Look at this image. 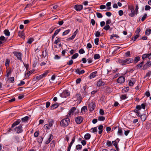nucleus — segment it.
I'll use <instances>...</instances> for the list:
<instances>
[{
    "label": "nucleus",
    "instance_id": "1",
    "mask_svg": "<svg viewBox=\"0 0 151 151\" xmlns=\"http://www.w3.org/2000/svg\"><path fill=\"white\" fill-rule=\"evenodd\" d=\"M118 62L122 65H124L133 62V59L132 58H128L124 60H122L119 59L118 60Z\"/></svg>",
    "mask_w": 151,
    "mask_h": 151
},
{
    "label": "nucleus",
    "instance_id": "2",
    "mask_svg": "<svg viewBox=\"0 0 151 151\" xmlns=\"http://www.w3.org/2000/svg\"><path fill=\"white\" fill-rule=\"evenodd\" d=\"M70 122V119L66 118L62 120L60 122V125L62 127H66L68 125Z\"/></svg>",
    "mask_w": 151,
    "mask_h": 151
},
{
    "label": "nucleus",
    "instance_id": "3",
    "mask_svg": "<svg viewBox=\"0 0 151 151\" xmlns=\"http://www.w3.org/2000/svg\"><path fill=\"white\" fill-rule=\"evenodd\" d=\"M13 54L16 57L18 60L22 62V54L21 52L17 51H14L13 52Z\"/></svg>",
    "mask_w": 151,
    "mask_h": 151
},
{
    "label": "nucleus",
    "instance_id": "4",
    "mask_svg": "<svg viewBox=\"0 0 151 151\" xmlns=\"http://www.w3.org/2000/svg\"><path fill=\"white\" fill-rule=\"evenodd\" d=\"M14 130L18 134L21 133L23 131L22 127L21 125H19L18 127H16L14 129Z\"/></svg>",
    "mask_w": 151,
    "mask_h": 151
},
{
    "label": "nucleus",
    "instance_id": "5",
    "mask_svg": "<svg viewBox=\"0 0 151 151\" xmlns=\"http://www.w3.org/2000/svg\"><path fill=\"white\" fill-rule=\"evenodd\" d=\"M69 95L70 93L67 90H65L60 94V96L63 98H66L69 96Z\"/></svg>",
    "mask_w": 151,
    "mask_h": 151
},
{
    "label": "nucleus",
    "instance_id": "6",
    "mask_svg": "<svg viewBox=\"0 0 151 151\" xmlns=\"http://www.w3.org/2000/svg\"><path fill=\"white\" fill-rule=\"evenodd\" d=\"M75 121L77 124H81L83 121V117L81 116H78L75 118Z\"/></svg>",
    "mask_w": 151,
    "mask_h": 151
},
{
    "label": "nucleus",
    "instance_id": "7",
    "mask_svg": "<svg viewBox=\"0 0 151 151\" xmlns=\"http://www.w3.org/2000/svg\"><path fill=\"white\" fill-rule=\"evenodd\" d=\"M73 99L74 101H77L79 99L81 100L82 99V98L81 97V95L79 93H76Z\"/></svg>",
    "mask_w": 151,
    "mask_h": 151
},
{
    "label": "nucleus",
    "instance_id": "8",
    "mask_svg": "<svg viewBox=\"0 0 151 151\" xmlns=\"http://www.w3.org/2000/svg\"><path fill=\"white\" fill-rule=\"evenodd\" d=\"M95 106V104L92 102L88 106V108L89 109V111H93L94 109Z\"/></svg>",
    "mask_w": 151,
    "mask_h": 151
},
{
    "label": "nucleus",
    "instance_id": "9",
    "mask_svg": "<svg viewBox=\"0 0 151 151\" xmlns=\"http://www.w3.org/2000/svg\"><path fill=\"white\" fill-rule=\"evenodd\" d=\"M125 81V78L123 76H120L117 79V82L119 83H122Z\"/></svg>",
    "mask_w": 151,
    "mask_h": 151
},
{
    "label": "nucleus",
    "instance_id": "10",
    "mask_svg": "<svg viewBox=\"0 0 151 151\" xmlns=\"http://www.w3.org/2000/svg\"><path fill=\"white\" fill-rule=\"evenodd\" d=\"M74 8L76 11H79L83 9V6L80 5H75Z\"/></svg>",
    "mask_w": 151,
    "mask_h": 151
},
{
    "label": "nucleus",
    "instance_id": "11",
    "mask_svg": "<svg viewBox=\"0 0 151 151\" xmlns=\"http://www.w3.org/2000/svg\"><path fill=\"white\" fill-rule=\"evenodd\" d=\"M105 83L102 81L101 80H99L97 83V86L100 87L103 86L105 84Z\"/></svg>",
    "mask_w": 151,
    "mask_h": 151
},
{
    "label": "nucleus",
    "instance_id": "12",
    "mask_svg": "<svg viewBox=\"0 0 151 151\" xmlns=\"http://www.w3.org/2000/svg\"><path fill=\"white\" fill-rule=\"evenodd\" d=\"M18 35L23 39H25V35L23 31H19L18 32Z\"/></svg>",
    "mask_w": 151,
    "mask_h": 151
},
{
    "label": "nucleus",
    "instance_id": "13",
    "mask_svg": "<svg viewBox=\"0 0 151 151\" xmlns=\"http://www.w3.org/2000/svg\"><path fill=\"white\" fill-rule=\"evenodd\" d=\"M21 122V121L19 120H18L14 122L12 124V128H13L15 126L19 124Z\"/></svg>",
    "mask_w": 151,
    "mask_h": 151
},
{
    "label": "nucleus",
    "instance_id": "14",
    "mask_svg": "<svg viewBox=\"0 0 151 151\" xmlns=\"http://www.w3.org/2000/svg\"><path fill=\"white\" fill-rule=\"evenodd\" d=\"M76 72L77 74L79 75L81 74L84 73H85V71L84 70H82L81 71L80 70L79 68H77L76 70Z\"/></svg>",
    "mask_w": 151,
    "mask_h": 151
},
{
    "label": "nucleus",
    "instance_id": "15",
    "mask_svg": "<svg viewBox=\"0 0 151 151\" xmlns=\"http://www.w3.org/2000/svg\"><path fill=\"white\" fill-rule=\"evenodd\" d=\"M117 134L121 136L123 135L122 129L121 127H119L118 129Z\"/></svg>",
    "mask_w": 151,
    "mask_h": 151
},
{
    "label": "nucleus",
    "instance_id": "16",
    "mask_svg": "<svg viewBox=\"0 0 151 151\" xmlns=\"http://www.w3.org/2000/svg\"><path fill=\"white\" fill-rule=\"evenodd\" d=\"M103 126L102 125H100L99 126L98 129L99 130V134H101L103 132Z\"/></svg>",
    "mask_w": 151,
    "mask_h": 151
},
{
    "label": "nucleus",
    "instance_id": "17",
    "mask_svg": "<svg viewBox=\"0 0 151 151\" xmlns=\"http://www.w3.org/2000/svg\"><path fill=\"white\" fill-rule=\"evenodd\" d=\"M97 73L96 71L90 74L89 78L90 79L93 78L96 76Z\"/></svg>",
    "mask_w": 151,
    "mask_h": 151
},
{
    "label": "nucleus",
    "instance_id": "18",
    "mask_svg": "<svg viewBox=\"0 0 151 151\" xmlns=\"http://www.w3.org/2000/svg\"><path fill=\"white\" fill-rule=\"evenodd\" d=\"M131 13H130L129 14V15L131 17H133L137 14V12L134 10L131 11Z\"/></svg>",
    "mask_w": 151,
    "mask_h": 151
},
{
    "label": "nucleus",
    "instance_id": "19",
    "mask_svg": "<svg viewBox=\"0 0 151 151\" xmlns=\"http://www.w3.org/2000/svg\"><path fill=\"white\" fill-rule=\"evenodd\" d=\"M53 138V136L52 135V134H50V137L47 140L46 142L45 143L46 144H49L50 142L51 141L52 139Z\"/></svg>",
    "mask_w": 151,
    "mask_h": 151
},
{
    "label": "nucleus",
    "instance_id": "20",
    "mask_svg": "<svg viewBox=\"0 0 151 151\" xmlns=\"http://www.w3.org/2000/svg\"><path fill=\"white\" fill-rule=\"evenodd\" d=\"M112 143L113 145L115 147V148L116 150L117 151L119 150V148L117 146L118 145V143H117V142H116V141H112Z\"/></svg>",
    "mask_w": 151,
    "mask_h": 151
},
{
    "label": "nucleus",
    "instance_id": "21",
    "mask_svg": "<svg viewBox=\"0 0 151 151\" xmlns=\"http://www.w3.org/2000/svg\"><path fill=\"white\" fill-rule=\"evenodd\" d=\"M87 109V107L86 106H84L82 108L81 110V112L82 114H84L85 113Z\"/></svg>",
    "mask_w": 151,
    "mask_h": 151
},
{
    "label": "nucleus",
    "instance_id": "22",
    "mask_svg": "<svg viewBox=\"0 0 151 151\" xmlns=\"http://www.w3.org/2000/svg\"><path fill=\"white\" fill-rule=\"evenodd\" d=\"M4 34L6 36H9L10 35V32H9V30L7 29H5L4 31Z\"/></svg>",
    "mask_w": 151,
    "mask_h": 151
},
{
    "label": "nucleus",
    "instance_id": "23",
    "mask_svg": "<svg viewBox=\"0 0 151 151\" xmlns=\"http://www.w3.org/2000/svg\"><path fill=\"white\" fill-rule=\"evenodd\" d=\"M140 118L142 121H144L146 118V115L145 114H143L141 115Z\"/></svg>",
    "mask_w": 151,
    "mask_h": 151
},
{
    "label": "nucleus",
    "instance_id": "24",
    "mask_svg": "<svg viewBox=\"0 0 151 151\" xmlns=\"http://www.w3.org/2000/svg\"><path fill=\"white\" fill-rule=\"evenodd\" d=\"M48 121L49 122V125L50 127L52 126L53 124V121L52 119H49L48 120Z\"/></svg>",
    "mask_w": 151,
    "mask_h": 151
},
{
    "label": "nucleus",
    "instance_id": "25",
    "mask_svg": "<svg viewBox=\"0 0 151 151\" xmlns=\"http://www.w3.org/2000/svg\"><path fill=\"white\" fill-rule=\"evenodd\" d=\"M59 105V104H54L52 105L51 107L52 109H53L56 108Z\"/></svg>",
    "mask_w": 151,
    "mask_h": 151
},
{
    "label": "nucleus",
    "instance_id": "26",
    "mask_svg": "<svg viewBox=\"0 0 151 151\" xmlns=\"http://www.w3.org/2000/svg\"><path fill=\"white\" fill-rule=\"evenodd\" d=\"M151 74V71H149L145 75V76L144 77V78H147V79H148L149 77L150 76V75Z\"/></svg>",
    "mask_w": 151,
    "mask_h": 151
},
{
    "label": "nucleus",
    "instance_id": "27",
    "mask_svg": "<svg viewBox=\"0 0 151 151\" xmlns=\"http://www.w3.org/2000/svg\"><path fill=\"white\" fill-rule=\"evenodd\" d=\"M10 62V60L9 59H6V61H5V66L6 67H9V65Z\"/></svg>",
    "mask_w": 151,
    "mask_h": 151
},
{
    "label": "nucleus",
    "instance_id": "28",
    "mask_svg": "<svg viewBox=\"0 0 151 151\" xmlns=\"http://www.w3.org/2000/svg\"><path fill=\"white\" fill-rule=\"evenodd\" d=\"M91 137V135L89 134H86L84 136V138L86 140L89 139Z\"/></svg>",
    "mask_w": 151,
    "mask_h": 151
},
{
    "label": "nucleus",
    "instance_id": "29",
    "mask_svg": "<svg viewBox=\"0 0 151 151\" xmlns=\"http://www.w3.org/2000/svg\"><path fill=\"white\" fill-rule=\"evenodd\" d=\"M29 119V117L28 116H26L24 118H22L21 119L22 122H27Z\"/></svg>",
    "mask_w": 151,
    "mask_h": 151
},
{
    "label": "nucleus",
    "instance_id": "30",
    "mask_svg": "<svg viewBox=\"0 0 151 151\" xmlns=\"http://www.w3.org/2000/svg\"><path fill=\"white\" fill-rule=\"evenodd\" d=\"M140 57L139 56H137L135 58L134 60V63H137L140 60Z\"/></svg>",
    "mask_w": 151,
    "mask_h": 151
},
{
    "label": "nucleus",
    "instance_id": "31",
    "mask_svg": "<svg viewBox=\"0 0 151 151\" xmlns=\"http://www.w3.org/2000/svg\"><path fill=\"white\" fill-rule=\"evenodd\" d=\"M42 56L44 58L45 57L48 55V52L46 50H45V51H42Z\"/></svg>",
    "mask_w": 151,
    "mask_h": 151
},
{
    "label": "nucleus",
    "instance_id": "32",
    "mask_svg": "<svg viewBox=\"0 0 151 151\" xmlns=\"http://www.w3.org/2000/svg\"><path fill=\"white\" fill-rule=\"evenodd\" d=\"M151 33V29H147L145 31V35H149Z\"/></svg>",
    "mask_w": 151,
    "mask_h": 151
},
{
    "label": "nucleus",
    "instance_id": "33",
    "mask_svg": "<svg viewBox=\"0 0 151 151\" xmlns=\"http://www.w3.org/2000/svg\"><path fill=\"white\" fill-rule=\"evenodd\" d=\"M70 30L69 29H68L67 30H66L63 33L62 35L64 36V35H66L68 34V33L70 32Z\"/></svg>",
    "mask_w": 151,
    "mask_h": 151
},
{
    "label": "nucleus",
    "instance_id": "34",
    "mask_svg": "<svg viewBox=\"0 0 151 151\" xmlns=\"http://www.w3.org/2000/svg\"><path fill=\"white\" fill-rule=\"evenodd\" d=\"M91 129L92 130L91 132L93 133H96L97 131V127L92 128Z\"/></svg>",
    "mask_w": 151,
    "mask_h": 151
},
{
    "label": "nucleus",
    "instance_id": "35",
    "mask_svg": "<svg viewBox=\"0 0 151 151\" xmlns=\"http://www.w3.org/2000/svg\"><path fill=\"white\" fill-rule=\"evenodd\" d=\"M147 58L149 59V56H148V54H144L142 55V59L144 60L145 58Z\"/></svg>",
    "mask_w": 151,
    "mask_h": 151
},
{
    "label": "nucleus",
    "instance_id": "36",
    "mask_svg": "<svg viewBox=\"0 0 151 151\" xmlns=\"http://www.w3.org/2000/svg\"><path fill=\"white\" fill-rule=\"evenodd\" d=\"M98 119L100 121H104L105 119V117L103 116H99L98 117Z\"/></svg>",
    "mask_w": 151,
    "mask_h": 151
},
{
    "label": "nucleus",
    "instance_id": "37",
    "mask_svg": "<svg viewBox=\"0 0 151 151\" xmlns=\"http://www.w3.org/2000/svg\"><path fill=\"white\" fill-rule=\"evenodd\" d=\"M78 53H76L73 55L71 57V58L72 59H74L76 58L78 56Z\"/></svg>",
    "mask_w": 151,
    "mask_h": 151
},
{
    "label": "nucleus",
    "instance_id": "38",
    "mask_svg": "<svg viewBox=\"0 0 151 151\" xmlns=\"http://www.w3.org/2000/svg\"><path fill=\"white\" fill-rule=\"evenodd\" d=\"M43 78V76L41 75L37 76L36 77V78L37 81H39L41 80V79L42 78Z\"/></svg>",
    "mask_w": 151,
    "mask_h": 151
},
{
    "label": "nucleus",
    "instance_id": "39",
    "mask_svg": "<svg viewBox=\"0 0 151 151\" xmlns=\"http://www.w3.org/2000/svg\"><path fill=\"white\" fill-rule=\"evenodd\" d=\"M106 145L109 147H111L112 146V144L111 142L109 140H107V141Z\"/></svg>",
    "mask_w": 151,
    "mask_h": 151
},
{
    "label": "nucleus",
    "instance_id": "40",
    "mask_svg": "<svg viewBox=\"0 0 151 151\" xmlns=\"http://www.w3.org/2000/svg\"><path fill=\"white\" fill-rule=\"evenodd\" d=\"M110 28V27L109 25H106L103 28V29H105L106 30H109Z\"/></svg>",
    "mask_w": 151,
    "mask_h": 151
},
{
    "label": "nucleus",
    "instance_id": "41",
    "mask_svg": "<svg viewBox=\"0 0 151 151\" xmlns=\"http://www.w3.org/2000/svg\"><path fill=\"white\" fill-rule=\"evenodd\" d=\"M43 140V138L41 137H39L37 139V142L40 143H41Z\"/></svg>",
    "mask_w": 151,
    "mask_h": 151
},
{
    "label": "nucleus",
    "instance_id": "42",
    "mask_svg": "<svg viewBox=\"0 0 151 151\" xmlns=\"http://www.w3.org/2000/svg\"><path fill=\"white\" fill-rule=\"evenodd\" d=\"M94 58L95 59H98L100 58V56L99 54H96L94 55Z\"/></svg>",
    "mask_w": 151,
    "mask_h": 151
},
{
    "label": "nucleus",
    "instance_id": "43",
    "mask_svg": "<svg viewBox=\"0 0 151 151\" xmlns=\"http://www.w3.org/2000/svg\"><path fill=\"white\" fill-rule=\"evenodd\" d=\"M75 139H76L75 136L73 137V138L72 140V141H71V142H70V144L69 145L72 146L73 144L74 143V142H75Z\"/></svg>",
    "mask_w": 151,
    "mask_h": 151
},
{
    "label": "nucleus",
    "instance_id": "44",
    "mask_svg": "<svg viewBox=\"0 0 151 151\" xmlns=\"http://www.w3.org/2000/svg\"><path fill=\"white\" fill-rule=\"evenodd\" d=\"M132 112H134L135 113H136L137 114L138 116H140V112L137 109H135L134 111H132Z\"/></svg>",
    "mask_w": 151,
    "mask_h": 151
},
{
    "label": "nucleus",
    "instance_id": "45",
    "mask_svg": "<svg viewBox=\"0 0 151 151\" xmlns=\"http://www.w3.org/2000/svg\"><path fill=\"white\" fill-rule=\"evenodd\" d=\"M76 110V108L75 107H72L70 109V111L72 113V114H73L75 112V111Z\"/></svg>",
    "mask_w": 151,
    "mask_h": 151
},
{
    "label": "nucleus",
    "instance_id": "46",
    "mask_svg": "<svg viewBox=\"0 0 151 151\" xmlns=\"http://www.w3.org/2000/svg\"><path fill=\"white\" fill-rule=\"evenodd\" d=\"M34 40L33 38H31L29 39L28 40L27 42L28 43H29V44H31L34 41Z\"/></svg>",
    "mask_w": 151,
    "mask_h": 151
},
{
    "label": "nucleus",
    "instance_id": "47",
    "mask_svg": "<svg viewBox=\"0 0 151 151\" xmlns=\"http://www.w3.org/2000/svg\"><path fill=\"white\" fill-rule=\"evenodd\" d=\"M114 37L118 38L119 37V36L117 35L113 34L111 36L110 39H112L113 37Z\"/></svg>",
    "mask_w": 151,
    "mask_h": 151
},
{
    "label": "nucleus",
    "instance_id": "48",
    "mask_svg": "<svg viewBox=\"0 0 151 151\" xmlns=\"http://www.w3.org/2000/svg\"><path fill=\"white\" fill-rule=\"evenodd\" d=\"M96 15L97 17L99 18H101L103 17V16L99 12L96 13Z\"/></svg>",
    "mask_w": 151,
    "mask_h": 151
},
{
    "label": "nucleus",
    "instance_id": "49",
    "mask_svg": "<svg viewBox=\"0 0 151 151\" xmlns=\"http://www.w3.org/2000/svg\"><path fill=\"white\" fill-rule=\"evenodd\" d=\"M144 64V62L142 61V62L139 64L137 65L136 66V67L138 68L139 67L140 68H141L143 65Z\"/></svg>",
    "mask_w": 151,
    "mask_h": 151
},
{
    "label": "nucleus",
    "instance_id": "50",
    "mask_svg": "<svg viewBox=\"0 0 151 151\" xmlns=\"http://www.w3.org/2000/svg\"><path fill=\"white\" fill-rule=\"evenodd\" d=\"M82 148V146L81 145H78L76 146V149L77 150L81 149Z\"/></svg>",
    "mask_w": 151,
    "mask_h": 151
},
{
    "label": "nucleus",
    "instance_id": "51",
    "mask_svg": "<svg viewBox=\"0 0 151 151\" xmlns=\"http://www.w3.org/2000/svg\"><path fill=\"white\" fill-rule=\"evenodd\" d=\"M60 29H58L56 30L55 32L54 33L53 35H54V36H56L58 33L60 31Z\"/></svg>",
    "mask_w": 151,
    "mask_h": 151
},
{
    "label": "nucleus",
    "instance_id": "52",
    "mask_svg": "<svg viewBox=\"0 0 151 151\" xmlns=\"http://www.w3.org/2000/svg\"><path fill=\"white\" fill-rule=\"evenodd\" d=\"M79 52L81 54L85 53V51L83 49L81 48L79 50Z\"/></svg>",
    "mask_w": 151,
    "mask_h": 151
},
{
    "label": "nucleus",
    "instance_id": "53",
    "mask_svg": "<svg viewBox=\"0 0 151 151\" xmlns=\"http://www.w3.org/2000/svg\"><path fill=\"white\" fill-rule=\"evenodd\" d=\"M99 41V39L98 38H96L95 39L94 42L96 45H98L99 43L98 42Z\"/></svg>",
    "mask_w": 151,
    "mask_h": 151
},
{
    "label": "nucleus",
    "instance_id": "54",
    "mask_svg": "<svg viewBox=\"0 0 151 151\" xmlns=\"http://www.w3.org/2000/svg\"><path fill=\"white\" fill-rule=\"evenodd\" d=\"M49 73V71L48 70H46L45 73H44L43 74H41L43 76V77L46 76L47 74Z\"/></svg>",
    "mask_w": 151,
    "mask_h": 151
},
{
    "label": "nucleus",
    "instance_id": "55",
    "mask_svg": "<svg viewBox=\"0 0 151 151\" xmlns=\"http://www.w3.org/2000/svg\"><path fill=\"white\" fill-rule=\"evenodd\" d=\"M128 9L131 11H132L134 10V8L133 6L132 5L128 6Z\"/></svg>",
    "mask_w": 151,
    "mask_h": 151
},
{
    "label": "nucleus",
    "instance_id": "56",
    "mask_svg": "<svg viewBox=\"0 0 151 151\" xmlns=\"http://www.w3.org/2000/svg\"><path fill=\"white\" fill-rule=\"evenodd\" d=\"M140 29L139 28H137V30L135 32V33H136V34L137 35H139V33L140 32Z\"/></svg>",
    "mask_w": 151,
    "mask_h": 151
},
{
    "label": "nucleus",
    "instance_id": "57",
    "mask_svg": "<svg viewBox=\"0 0 151 151\" xmlns=\"http://www.w3.org/2000/svg\"><path fill=\"white\" fill-rule=\"evenodd\" d=\"M100 35V32L98 31H97L95 33V36L97 37H99Z\"/></svg>",
    "mask_w": 151,
    "mask_h": 151
},
{
    "label": "nucleus",
    "instance_id": "58",
    "mask_svg": "<svg viewBox=\"0 0 151 151\" xmlns=\"http://www.w3.org/2000/svg\"><path fill=\"white\" fill-rule=\"evenodd\" d=\"M147 14H145L144 16L142 17L141 19V20L143 21L146 19L147 16Z\"/></svg>",
    "mask_w": 151,
    "mask_h": 151
},
{
    "label": "nucleus",
    "instance_id": "59",
    "mask_svg": "<svg viewBox=\"0 0 151 151\" xmlns=\"http://www.w3.org/2000/svg\"><path fill=\"white\" fill-rule=\"evenodd\" d=\"M60 42V39H59V38L58 37L57 39L55 40L54 42V43L55 44H57L58 43Z\"/></svg>",
    "mask_w": 151,
    "mask_h": 151
},
{
    "label": "nucleus",
    "instance_id": "60",
    "mask_svg": "<svg viewBox=\"0 0 151 151\" xmlns=\"http://www.w3.org/2000/svg\"><path fill=\"white\" fill-rule=\"evenodd\" d=\"M151 8L150 7L149 5H146L145 6V10L147 11L150 10Z\"/></svg>",
    "mask_w": 151,
    "mask_h": 151
},
{
    "label": "nucleus",
    "instance_id": "61",
    "mask_svg": "<svg viewBox=\"0 0 151 151\" xmlns=\"http://www.w3.org/2000/svg\"><path fill=\"white\" fill-rule=\"evenodd\" d=\"M99 113L101 115H103L104 114V110L102 109H100Z\"/></svg>",
    "mask_w": 151,
    "mask_h": 151
},
{
    "label": "nucleus",
    "instance_id": "62",
    "mask_svg": "<svg viewBox=\"0 0 151 151\" xmlns=\"http://www.w3.org/2000/svg\"><path fill=\"white\" fill-rule=\"evenodd\" d=\"M111 22V20L109 19H108L106 21V25H109V24H110Z\"/></svg>",
    "mask_w": 151,
    "mask_h": 151
},
{
    "label": "nucleus",
    "instance_id": "63",
    "mask_svg": "<svg viewBox=\"0 0 151 151\" xmlns=\"http://www.w3.org/2000/svg\"><path fill=\"white\" fill-rule=\"evenodd\" d=\"M39 134V132L37 131H36L34 134V136L35 137H36L38 136Z\"/></svg>",
    "mask_w": 151,
    "mask_h": 151
},
{
    "label": "nucleus",
    "instance_id": "64",
    "mask_svg": "<svg viewBox=\"0 0 151 151\" xmlns=\"http://www.w3.org/2000/svg\"><path fill=\"white\" fill-rule=\"evenodd\" d=\"M145 64L146 65H147L149 67L151 65V61H149Z\"/></svg>",
    "mask_w": 151,
    "mask_h": 151
}]
</instances>
